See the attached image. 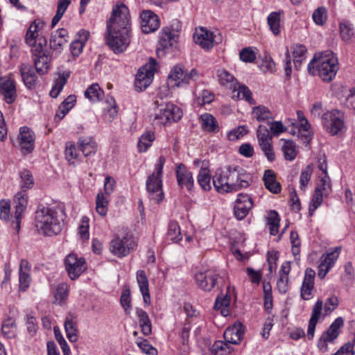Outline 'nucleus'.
<instances>
[{
	"mask_svg": "<svg viewBox=\"0 0 355 355\" xmlns=\"http://www.w3.org/2000/svg\"><path fill=\"white\" fill-rule=\"evenodd\" d=\"M89 219L87 216L82 217L78 225V234L83 241H87L89 237Z\"/></svg>",
	"mask_w": 355,
	"mask_h": 355,
	"instance_id": "nucleus-57",
	"label": "nucleus"
},
{
	"mask_svg": "<svg viewBox=\"0 0 355 355\" xmlns=\"http://www.w3.org/2000/svg\"><path fill=\"white\" fill-rule=\"evenodd\" d=\"M281 11L272 12L268 15L267 19V22L270 27V29L275 35H277L280 32L279 24L281 20Z\"/></svg>",
	"mask_w": 355,
	"mask_h": 355,
	"instance_id": "nucleus-48",
	"label": "nucleus"
},
{
	"mask_svg": "<svg viewBox=\"0 0 355 355\" xmlns=\"http://www.w3.org/2000/svg\"><path fill=\"white\" fill-rule=\"evenodd\" d=\"M343 324V319L341 317L337 318L330 327L322 333L317 345L320 352L326 353L329 350L340 334V330Z\"/></svg>",
	"mask_w": 355,
	"mask_h": 355,
	"instance_id": "nucleus-10",
	"label": "nucleus"
},
{
	"mask_svg": "<svg viewBox=\"0 0 355 355\" xmlns=\"http://www.w3.org/2000/svg\"><path fill=\"white\" fill-rule=\"evenodd\" d=\"M216 36L213 33L205 28H200L196 30L193 35V40L195 43L204 49L209 50L211 49L215 44L220 42L221 39L216 40Z\"/></svg>",
	"mask_w": 355,
	"mask_h": 355,
	"instance_id": "nucleus-16",
	"label": "nucleus"
},
{
	"mask_svg": "<svg viewBox=\"0 0 355 355\" xmlns=\"http://www.w3.org/2000/svg\"><path fill=\"white\" fill-rule=\"evenodd\" d=\"M20 176L21 179L22 189H31L34 184L33 177L31 173L28 170H24L21 172Z\"/></svg>",
	"mask_w": 355,
	"mask_h": 355,
	"instance_id": "nucleus-62",
	"label": "nucleus"
},
{
	"mask_svg": "<svg viewBox=\"0 0 355 355\" xmlns=\"http://www.w3.org/2000/svg\"><path fill=\"white\" fill-rule=\"evenodd\" d=\"M233 89V96L232 98H235L236 94V98L237 99H245L248 102H249L251 105H253L255 103V101L252 98V92L249 89L248 87L245 85H239L237 89L236 87L232 88Z\"/></svg>",
	"mask_w": 355,
	"mask_h": 355,
	"instance_id": "nucleus-42",
	"label": "nucleus"
},
{
	"mask_svg": "<svg viewBox=\"0 0 355 355\" xmlns=\"http://www.w3.org/2000/svg\"><path fill=\"white\" fill-rule=\"evenodd\" d=\"M136 313L142 334L145 336L150 335L152 332V324L147 312L141 309H137Z\"/></svg>",
	"mask_w": 355,
	"mask_h": 355,
	"instance_id": "nucleus-34",
	"label": "nucleus"
},
{
	"mask_svg": "<svg viewBox=\"0 0 355 355\" xmlns=\"http://www.w3.org/2000/svg\"><path fill=\"white\" fill-rule=\"evenodd\" d=\"M315 271L311 268H307L305 271V276L301 287V297L304 300L311 298V292L314 287Z\"/></svg>",
	"mask_w": 355,
	"mask_h": 355,
	"instance_id": "nucleus-25",
	"label": "nucleus"
},
{
	"mask_svg": "<svg viewBox=\"0 0 355 355\" xmlns=\"http://www.w3.org/2000/svg\"><path fill=\"white\" fill-rule=\"evenodd\" d=\"M199 72L196 69L187 71L184 67L176 65L172 69L168 77V84L179 87L196 81L199 78Z\"/></svg>",
	"mask_w": 355,
	"mask_h": 355,
	"instance_id": "nucleus-11",
	"label": "nucleus"
},
{
	"mask_svg": "<svg viewBox=\"0 0 355 355\" xmlns=\"http://www.w3.org/2000/svg\"><path fill=\"white\" fill-rule=\"evenodd\" d=\"M15 213L10 215V203L9 200L0 201V218L10 223V226L17 233L19 232L21 220L28 205V195L25 190L17 192L13 199Z\"/></svg>",
	"mask_w": 355,
	"mask_h": 355,
	"instance_id": "nucleus-5",
	"label": "nucleus"
},
{
	"mask_svg": "<svg viewBox=\"0 0 355 355\" xmlns=\"http://www.w3.org/2000/svg\"><path fill=\"white\" fill-rule=\"evenodd\" d=\"M338 70V62L331 51L316 53L308 65V71L312 75H318L323 81L330 82Z\"/></svg>",
	"mask_w": 355,
	"mask_h": 355,
	"instance_id": "nucleus-4",
	"label": "nucleus"
},
{
	"mask_svg": "<svg viewBox=\"0 0 355 355\" xmlns=\"http://www.w3.org/2000/svg\"><path fill=\"white\" fill-rule=\"evenodd\" d=\"M239 57L245 62H253L256 59V53L252 48L245 47L240 51Z\"/></svg>",
	"mask_w": 355,
	"mask_h": 355,
	"instance_id": "nucleus-63",
	"label": "nucleus"
},
{
	"mask_svg": "<svg viewBox=\"0 0 355 355\" xmlns=\"http://www.w3.org/2000/svg\"><path fill=\"white\" fill-rule=\"evenodd\" d=\"M104 95V92L98 84H93L85 92V96L91 102L99 101Z\"/></svg>",
	"mask_w": 355,
	"mask_h": 355,
	"instance_id": "nucleus-43",
	"label": "nucleus"
},
{
	"mask_svg": "<svg viewBox=\"0 0 355 355\" xmlns=\"http://www.w3.org/2000/svg\"><path fill=\"white\" fill-rule=\"evenodd\" d=\"M19 144L23 154L31 153L35 147V133L29 128L24 126L20 128L19 136Z\"/></svg>",
	"mask_w": 355,
	"mask_h": 355,
	"instance_id": "nucleus-17",
	"label": "nucleus"
},
{
	"mask_svg": "<svg viewBox=\"0 0 355 355\" xmlns=\"http://www.w3.org/2000/svg\"><path fill=\"white\" fill-rule=\"evenodd\" d=\"M282 150L286 160L293 161L295 159L297 150L295 144L291 140L282 139Z\"/></svg>",
	"mask_w": 355,
	"mask_h": 355,
	"instance_id": "nucleus-37",
	"label": "nucleus"
},
{
	"mask_svg": "<svg viewBox=\"0 0 355 355\" xmlns=\"http://www.w3.org/2000/svg\"><path fill=\"white\" fill-rule=\"evenodd\" d=\"M35 220L36 228L46 236L56 235L62 230L55 211L49 207L40 206L35 211Z\"/></svg>",
	"mask_w": 355,
	"mask_h": 355,
	"instance_id": "nucleus-6",
	"label": "nucleus"
},
{
	"mask_svg": "<svg viewBox=\"0 0 355 355\" xmlns=\"http://www.w3.org/2000/svg\"><path fill=\"white\" fill-rule=\"evenodd\" d=\"M306 48L302 44H295L293 46V54L294 56V65L296 69H299L302 62L306 58Z\"/></svg>",
	"mask_w": 355,
	"mask_h": 355,
	"instance_id": "nucleus-41",
	"label": "nucleus"
},
{
	"mask_svg": "<svg viewBox=\"0 0 355 355\" xmlns=\"http://www.w3.org/2000/svg\"><path fill=\"white\" fill-rule=\"evenodd\" d=\"M166 236L167 239L173 243H178L182 240L180 227L177 222L171 221L169 223Z\"/></svg>",
	"mask_w": 355,
	"mask_h": 355,
	"instance_id": "nucleus-45",
	"label": "nucleus"
},
{
	"mask_svg": "<svg viewBox=\"0 0 355 355\" xmlns=\"http://www.w3.org/2000/svg\"><path fill=\"white\" fill-rule=\"evenodd\" d=\"M108 200L102 193H98L96 200V210L101 216L107 214Z\"/></svg>",
	"mask_w": 355,
	"mask_h": 355,
	"instance_id": "nucleus-54",
	"label": "nucleus"
},
{
	"mask_svg": "<svg viewBox=\"0 0 355 355\" xmlns=\"http://www.w3.org/2000/svg\"><path fill=\"white\" fill-rule=\"evenodd\" d=\"M29 271V263L28 261L22 259L19 265V288L23 291L26 290L31 282Z\"/></svg>",
	"mask_w": 355,
	"mask_h": 355,
	"instance_id": "nucleus-31",
	"label": "nucleus"
},
{
	"mask_svg": "<svg viewBox=\"0 0 355 355\" xmlns=\"http://www.w3.org/2000/svg\"><path fill=\"white\" fill-rule=\"evenodd\" d=\"M67 295L68 286L65 284L58 285L54 293V297L56 302L60 304L67 299Z\"/></svg>",
	"mask_w": 355,
	"mask_h": 355,
	"instance_id": "nucleus-61",
	"label": "nucleus"
},
{
	"mask_svg": "<svg viewBox=\"0 0 355 355\" xmlns=\"http://www.w3.org/2000/svg\"><path fill=\"white\" fill-rule=\"evenodd\" d=\"M182 116V110L171 103L158 105L154 114L153 123L155 125H166L179 121Z\"/></svg>",
	"mask_w": 355,
	"mask_h": 355,
	"instance_id": "nucleus-8",
	"label": "nucleus"
},
{
	"mask_svg": "<svg viewBox=\"0 0 355 355\" xmlns=\"http://www.w3.org/2000/svg\"><path fill=\"white\" fill-rule=\"evenodd\" d=\"M313 171V168L312 164H309V165L306 166L301 171L300 177V187L302 190L306 188V187L307 186V184L311 179Z\"/></svg>",
	"mask_w": 355,
	"mask_h": 355,
	"instance_id": "nucleus-56",
	"label": "nucleus"
},
{
	"mask_svg": "<svg viewBox=\"0 0 355 355\" xmlns=\"http://www.w3.org/2000/svg\"><path fill=\"white\" fill-rule=\"evenodd\" d=\"M155 135L153 132H146L139 139L137 147L139 152H145L155 140Z\"/></svg>",
	"mask_w": 355,
	"mask_h": 355,
	"instance_id": "nucleus-47",
	"label": "nucleus"
},
{
	"mask_svg": "<svg viewBox=\"0 0 355 355\" xmlns=\"http://www.w3.org/2000/svg\"><path fill=\"white\" fill-rule=\"evenodd\" d=\"M252 114L258 121H263L272 117L270 111L263 105L254 107Z\"/></svg>",
	"mask_w": 355,
	"mask_h": 355,
	"instance_id": "nucleus-49",
	"label": "nucleus"
},
{
	"mask_svg": "<svg viewBox=\"0 0 355 355\" xmlns=\"http://www.w3.org/2000/svg\"><path fill=\"white\" fill-rule=\"evenodd\" d=\"M266 187L273 193H279L281 191V184L276 181L275 173L272 170L265 171L263 178Z\"/></svg>",
	"mask_w": 355,
	"mask_h": 355,
	"instance_id": "nucleus-33",
	"label": "nucleus"
},
{
	"mask_svg": "<svg viewBox=\"0 0 355 355\" xmlns=\"http://www.w3.org/2000/svg\"><path fill=\"white\" fill-rule=\"evenodd\" d=\"M137 241L133 235L129 232L123 236H116L110 243V252L117 257L128 256L137 247Z\"/></svg>",
	"mask_w": 355,
	"mask_h": 355,
	"instance_id": "nucleus-9",
	"label": "nucleus"
},
{
	"mask_svg": "<svg viewBox=\"0 0 355 355\" xmlns=\"http://www.w3.org/2000/svg\"><path fill=\"white\" fill-rule=\"evenodd\" d=\"M107 106L105 108L104 117L109 122H112L118 114L117 106L112 97H107L105 101Z\"/></svg>",
	"mask_w": 355,
	"mask_h": 355,
	"instance_id": "nucleus-40",
	"label": "nucleus"
},
{
	"mask_svg": "<svg viewBox=\"0 0 355 355\" xmlns=\"http://www.w3.org/2000/svg\"><path fill=\"white\" fill-rule=\"evenodd\" d=\"M106 44L114 53L123 52L130 43V14L128 7L116 5L107 24Z\"/></svg>",
	"mask_w": 355,
	"mask_h": 355,
	"instance_id": "nucleus-1",
	"label": "nucleus"
},
{
	"mask_svg": "<svg viewBox=\"0 0 355 355\" xmlns=\"http://www.w3.org/2000/svg\"><path fill=\"white\" fill-rule=\"evenodd\" d=\"M64 329L68 339L71 342H76L78 339L76 322L71 314L67 315L64 321Z\"/></svg>",
	"mask_w": 355,
	"mask_h": 355,
	"instance_id": "nucleus-36",
	"label": "nucleus"
},
{
	"mask_svg": "<svg viewBox=\"0 0 355 355\" xmlns=\"http://www.w3.org/2000/svg\"><path fill=\"white\" fill-rule=\"evenodd\" d=\"M141 28L143 33L154 32L159 27V19L157 15L150 10H144L141 13Z\"/></svg>",
	"mask_w": 355,
	"mask_h": 355,
	"instance_id": "nucleus-20",
	"label": "nucleus"
},
{
	"mask_svg": "<svg viewBox=\"0 0 355 355\" xmlns=\"http://www.w3.org/2000/svg\"><path fill=\"white\" fill-rule=\"evenodd\" d=\"M78 149L85 157L93 155L97 150V144L92 137H82L78 141Z\"/></svg>",
	"mask_w": 355,
	"mask_h": 355,
	"instance_id": "nucleus-32",
	"label": "nucleus"
},
{
	"mask_svg": "<svg viewBox=\"0 0 355 355\" xmlns=\"http://www.w3.org/2000/svg\"><path fill=\"white\" fill-rule=\"evenodd\" d=\"M252 207L253 201L252 198L248 194L239 193L235 201L234 216L237 219L242 220L248 215Z\"/></svg>",
	"mask_w": 355,
	"mask_h": 355,
	"instance_id": "nucleus-18",
	"label": "nucleus"
},
{
	"mask_svg": "<svg viewBox=\"0 0 355 355\" xmlns=\"http://www.w3.org/2000/svg\"><path fill=\"white\" fill-rule=\"evenodd\" d=\"M71 3V0H58L57 12L55 15L53 17L51 26H55L63 16L65 10L68 8Z\"/></svg>",
	"mask_w": 355,
	"mask_h": 355,
	"instance_id": "nucleus-51",
	"label": "nucleus"
},
{
	"mask_svg": "<svg viewBox=\"0 0 355 355\" xmlns=\"http://www.w3.org/2000/svg\"><path fill=\"white\" fill-rule=\"evenodd\" d=\"M312 18L315 24L322 26L327 19V12L324 7H318L313 11Z\"/></svg>",
	"mask_w": 355,
	"mask_h": 355,
	"instance_id": "nucleus-55",
	"label": "nucleus"
},
{
	"mask_svg": "<svg viewBox=\"0 0 355 355\" xmlns=\"http://www.w3.org/2000/svg\"><path fill=\"white\" fill-rule=\"evenodd\" d=\"M257 133L259 144L268 160L270 162L274 161L275 155L272 144V136L270 134L268 129L266 126L260 125Z\"/></svg>",
	"mask_w": 355,
	"mask_h": 355,
	"instance_id": "nucleus-15",
	"label": "nucleus"
},
{
	"mask_svg": "<svg viewBox=\"0 0 355 355\" xmlns=\"http://www.w3.org/2000/svg\"><path fill=\"white\" fill-rule=\"evenodd\" d=\"M194 164L197 166H200V170L198 175V182L201 188L205 191H209L211 189V175L208 169V162L205 160H195Z\"/></svg>",
	"mask_w": 355,
	"mask_h": 355,
	"instance_id": "nucleus-22",
	"label": "nucleus"
},
{
	"mask_svg": "<svg viewBox=\"0 0 355 355\" xmlns=\"http://www.w3.org/2000/svg\"><path fill=\"white\" fill-rule=\"evenodd\" d=\"M156 64L155 60L150 58L148 62L139 69L135 83L137 91L141 92L150 85L153 79Z\"/></svg>",
	"mask_w": 355,
	"mask_h": 355,
	"instance_id": "nucleus-12",
	"label": "nucleus"
},
{
	"mask_svg": "<svg viewBox=\"0 0 355 355\" xmlns=\"http://www.w3.org/2000/svg\"><path fill=\"white\" fill-rule=\"evenodd\" d=\"M291 271L290 262L286 261L282 263L279 270V277L277 282V288L279 293L285 294L288 290L289 277Z\"/></svg>",
	"mask_w": 355,
	"mask_h": 355,
	"instance_id": "nucleus-28",
	"label": "nucleus"
},
{
	"mask_svg": "<svg viewBox=\"0 0 355 355\" xmlns=\"http://www.w3.org/2000/svg\"><path fill=\"white\" fill-rule=\"evenodd\" d=\"M322 306L323 302L319 300L316 302V303L314 304L313 307L311 316L309 322L307 330V337L309 340H312L314 336L315 326L320 317Z\"/></svg>",
	"mask_w": 355,
	"mask_h": 355,
	"instance_id": "nucleus-27",
	"label": "nucleus"
},
{
	"mask_svg": "<svg viewBox=\"0 0 355 355\" xmlns=\"http://www.w3.org/2000/svg\"><path fill=\"white\" fill-rule=\"evenodd\" d=\"M239 169L238 166H227L216 170L212 180L217 192H234L249 185L248 181L241 178Z\"/></svg>",
	"mask_w": 355,
	"mask_h": 355,
	"instance_id": "nucleus-3",
	"label": "nucleus"
},
{
	"mask_svg": "<svg viewBox=\"0 0 355 355\" xmlns=\"http://www.w3.org/2000/svg\"><path fill=\"white\" fill-rule=\"evenodd\" d=\"M120 302L125 313L129 315L131 310V297L130 291L128 288H125L123 290L122 294L121 295Z\"/></svg>",
	"mask_w": 355,
	"mask_h": 355,
	"instance_id": "nucleus-60",
	"label": "nucleus"
},
{
	"mask_svg": "<svg viewBox=\"0 0 355 355\" xmlns=\"http://www.w3.org/2000/svg\"><path fill=\"white\" fill-rule=\"evenodd\" d=\"M69 77V72H63L62 74H59V77L55 80V84L50 92V96L52 98H56L58 96L60 92L62 90L63 87L67 83Z\"/></svg>",
	"mask_w": 355,
	"mask_h": 355,
	"instance_id": "nucleus-39",
	"label": "nucleus"
},
{
	"mask_svg": "<svg viewBox=\"0 0 355 355\" xmlns=\"http://www.w3.org/2000/svg\"><path fill=\"white\" fill-rule=\"evenodd\" d=\"M229 343L222 340L216 341L211 347L212 353L214 355H226L231 353L234 348L230 345Z\"/></svg>",
	"mask_w": 355,
	"mask_h": 355,
	"instance_id": "nucleus-46",
	"label": "nucleus"
},
{
	"mask_svg": "<svg viewBox=\"0 0 355 355\" xmlns=\"http://www.w3.org/2000/svg\"><path fill=\"white\" fill-rule=\"evenodd\" d=\"M40 26L42 27L43 23L36 20L31 24L26 35V42L32 46L31 51L36 57L34 60L35 70L38 73L43 75L49 69L50 58L44 52L46 40L40 35Z\"/></svg>",
	"mask_w": 355,
	"mask_h": 355,
	"instance_id": "nucleus-2",
	"label": "nucleus"
},
{
	"mask_svg": "<svg viewBox=\"0 0 355 355\" xmlns=\"http://www.w3.org/2000/svg\"><path fill=\"white\" fill-rule=\"evenodd\" d=\"M0 92L8 103L14 102L16 98V88L14 81L10 78L0 76Z\"/></svg>",
	"mask_w": 355,
	"mask_h": 355,
	"instance_id": "nucleus-23",
	"label": "nucleus"
},
{
	"mask_svg": "<svg viewBox=\"0 0 355 355\" xmlns=\"http://www.w3.org/2000/svg\"><path fill=\"white\" fill-rule=\"evenodd\" d=\"M29 64L23 63L20 67V73L24 84L28 87L31 88L36 83L37 76H28Z\"/></svg>",
	"mask_w": 355,
	"mask_h": 355,
	"instance_id": "nucleus-50",
	"label": "nucleus"
},
{
	"mask_svg": "<svg viewBox=\"0 0 355 355\" xmlns=\"http://www.w3.org/2000/svg\"><path fill=\"white\" fill-rule=\"evenodd\" d=\"M68 31L64 28H60L51 35L49 41L50 46L53 50L60 51L62 46L67 42Z\"/></svg>",
	"mask_w": 355,
	"mask_h": 355,
	"instance_id": "nucleus-29",
	"label": "nucleus"
},
{
	"mask_svg": "<svg viewBox=\"0 0 355 355\" xmlns=\"http://www.w3.org/2000/svg\"><path fill=\"white\" fill-rule=\"evenodd\" d=\"M218 81L223 86H229L232 89L236 87L238 83L234 77L225 70H218L217 72Z\"/></svg>",
	"mask_w": 355,
	"mask_h": 355,
	"instance_id": "nucleus-44",
	"label": "nucleus"
},
{
	"mask_svg": "<svg viewBox=\"0 0 355 355\" xmlns=\"http://www.w3.org/2000/svg\"><path fill=\"white\" fill-rule=\"evenodd\" d=\"M218 274L213 270H207L196 274L195 279L197 285L202 290L210 291L216 284Z\"/></svg>",
	"mask_w": 355,
	"mask_h": 355,
	"instance_id": "nucleus-19",
	"label": "nucleus"
},
{
	"mask_svg": "<svg viewBox=\"0 0 355 355\" xmlns=\"http://www.w3.org/2000/svg\"><path fill=\"white\" fill-rule=\"evenodd\" d=\"M323 125L331 135H337L344 128L343 114L335 110L322 115Z\"/></svg>",
	"mask_w": 355,
	"mask_h": 355,
	"instance_id": "nucleus-14",
	"label": "nucleus"
},
{
	"mask_svg": "<svg viewBox=\"0 0 355 355\" xmlns=\"http://www.w3.org/2000/svg\"><path fill=\"white\" fill-rule=\"evenodd\" d=\"M64 268L72 280L78 278L87 269V263L83 257L74 253L69 254L64 259Z\"/></svg>",
	"mask_w": 355,
	"mask_h": 355,
	"instance_id": "nucleus-13",
	"label": "nucleus"
},
{
	"mask_svg": "<svg viewBox=\"0 0 355 355\" xmlns=\"http://www.w3.org/2000/svg\"><path fill=\"white\" fill-rule=\"evenodd\" d=\"M290 239L292 244V253L294 256L300 254V241L297 232L292 231L290 234Z\"/></svg>",
	"mask_w": 355,
	"mask_h": 355,
	"instance_id": "nucleus-64",
	"label": "nucleus"
},
{
	"mask_svg": "<svg viewBox=\"0 0 355 355\" xmlns=\"http://www.w3.org/2000/svg\"><path fill=\"white\" fill-rule=\"evenodd\" d=\"M173 40V35H172L170 30L167 28H163L160 35L159 41V47L157 48V53H160L161 51L166 49L168 47L172 45V40Z\"/></svg>",
	"mask_w": 355,
	"mask_h": 355,
	"instance_id": "nucleus-38",
	"label": "nucleus"
},
{
	"mask_svg": "<svg viewBox=\"0 0 355 355\" xmlns=\"http://www.w3.org/2000/svg\"><path fill=\"white\" fill-rule=\"evenodd\" d=\"M200 120L202 128L207 132H218L219 127L216 119L209 113L203 114L200 116Z\"/></svg>",
	"mask_w": 355,
	"mask_h": 355,
	"instance_id": "nucleus-35",
	"label": "nucleus"
},
{
	"mask_svg": "<svg viewBox=\"0 0 355 355\" xmlns=\"http://www.w3.org/2000/svg\"><path fill=\"white\" fill-rule=\"evenodd\" d=\"M175 173L178 184L180 187L185 186L188 190L191 191L194 183L192 173L182 164L177 165Z\"/></svg>",
	"mask_w": 355,
	"mask_h": 355,
	"instance_id": "nucleus-24",
	"label": "nucleus"
},
{
	"mask_svg": "<svg viewBox=\"0 0 355 355\" xmlns=\"http://www.w3.org/2000/svg\"><path fill=\"white\" fill-rule=\"evenodd\" d=\"M340 250V248H336L334 251L322 255L320 259V263H324L326 268H328V269L330 270V268L334 266L335 261L338 258Z\"/></svg>",
	"mask_w": 355,
	"mask_h": 355,
	"instance_id": "nucleus-53",
	"label": "nucleus"
},
{
	"mask_svg": "<svg viewBox=\"0 0 355 355\" xmlns=\"http://www.w3.org/2000/svg\"><path fill=\"white\" fill-rule=\"evenodd\" d=\"M165 158L160 156L155 165V171L150 175L146 180V189L150 198L156 203H159L164 198L162 191V170L165 163Z\"/></svg>",
	"mask_w": 355,
	"mask_h": 355,
	"instance_id": "nucleus-7",
	"label": "nucleus"
},
{
	"mask_svg": "<svg viewBox=\"0 0 355 355\" xmlns=\"http://www.w3.org/2000/svg\"><path fill=\"white\" fill-rule=\"evenodd\" d=\"M323 196H325V194L322 191L321 187H316L309 207L311 214H312V211H314L322 204Z\"/></svg>",
	"mask_w": 355,
	"mask_h": 355,
	"instance_id": "nucleus-58",
	"label": "nucleus"
},
{
	"mask_svg": "<svg viewBox=\"0 0 355 355\" xmlns=\"http://www.w3.org/2000/svg\"><path fill=\"white\" fill-rule=\"evenodd\" d=\"M16 324L12 319L6 320L2 324L1 331L7 338H14L16 335Z\"/></svg>",
	"mask_w": 355,
	"mask_h": 355,
	"instance_id": "nucleus-59",
	"label": "nucleus"
},
{
	"mask_svg": "<svg viewBox=\"0 0 355 355\" xmlns=\"http://www.w3.org/2000/svg\"><path fill=\"white\" fill-rule=\"evenodd\" d=\"M137 281L143 295L144 303L146 305H149L150 303V295L148 288V280L144 270H140L137 271Z\"/></svg>",
	"mask_w": 355,
	"mask_h": 355,
	"instance_id": "nucleus-30",
	"label": "nucleus"
},
{
	"mask_svg": "<svg viewBox=\"0 0 355 355\" xmlns=\"http://www.w3.org/2000/svg\"><path fill=\"white\" fill-rule=\"evenodd\" d=\"M244 334L243 327L241 323L236 322L232 326L226 329L223 337L227 343L232 345H238L243 339Z\"/></svg>",
	"mask_w": 355,
	"mask_h": 355,
	"instance_id": "nucleus-21",
	"label": "nucleus"
},
{
	"mask_svg": "<svg viewBox=\"0 0 355 355\" xmlns=\"http://www.w3.org/2000/svg\"><path fill=\"white\" fill-rule=\"evenodd\" d=\"M339 35L341 40L347 44H351L355 38V28L347 19L339 22Z\"/></svg>",
	"mask_w": 355,
	"mask_h": 355,
	"instance_id": "nucleus-26",
	"label": "nucleus"
},
{
	"mask_svg": "<svg viewBox=\"0 0 355 355\" xmlns=\"http://www.w3.org/2000/svg\"><path fill=\"white\" fill-rule=\"evenodd\" d=\"M268 224L270 225V234L275 235L278 232L279 216L278 213L275 210H270L268 215Z\"/></svg>",
	"mask_w": 355,
	"mask_h": 355,
	"instance_id": "nucleus-52",
	"label": "nucleus"
}]
</instances>
